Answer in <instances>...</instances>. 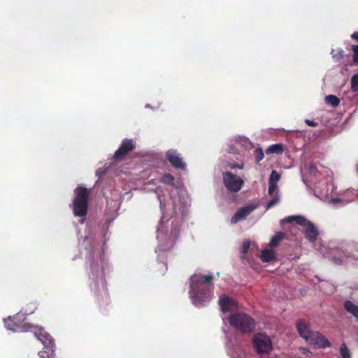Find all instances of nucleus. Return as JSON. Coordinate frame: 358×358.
Here are the masks:
<instances>
[{
  "mask_svg": "<svg viewBox=\"0 0 358 358\" xmlns=\"http://www.w3.org/2000/svg\"><path fill=\"white\" fill-rule=\"evenodd\" d=\"M212 274H195L191 278L190 297L196 306H201L210 299V292H206V285L212 282Z\"/></svg>",
  "mask_w": 358,
  "mask_h": 358,
  "instance_id": "obj_1",
  "label": "nucleus"
},
{
  "mask_svg": "<svg viewBox=\"0 0 358 358\" xmlns=\"http://www.w3.org/2000/svg\"><path fill=\"white\" fill-rule=\"evenodd\" d=\"M296 328L301 337L309 345L319 348H325L331 346L330 342L320 333L310 329L309 327L303 321L296 323Z\"/></svg>",
  "mask_w": 358,
  "mask_h": 358,
  "instance_id": "obj_2",
  "label": "nucleus"
},
{
  "mask_svg": "<svg viewBox=\"0 0 358 358\" xmlns=\"http://www.w3.org/2000/svg\"><path fill=\"white\" fill-rule=\"evenodd\" d=\"M229 321L233 327L244 333L253 331L255 327L254 320L243 313L231 315Z\"/></svg>",
  "mask_w": 358,
  "mask_h": 358,
  "instance_id": "obj_3",
  "label": "nucleus"
},
{
  "mask_svg": "<svg viewBox=\"0 0 358 358\" xmlns=\"http://www.w3.org/2000/svg\"><path fill=\"white\" fill-rule=\"evenodd\" d=\"M75 193L76 197L73 201L74 215L78 217H84L87 213V200L89 191L85 187H79L76 189Z\"/></svg>",
  "mask_w": 358,
  "mask_h": 358,
  "instance_id": "obj_4",
  "label": "nucleus"
},
{
  "mask_svg": "<svg viewBox=\"0 0 358 358\" xmlns=\"http://www.w3.org/2000/svg\"><path fill=\"white\" fill-rule=\"evenodd\" d=\"M252 341L258 354H267L272 350V342L270 338L264 334H255Z\"/></svg>",
  "mask_w": 358,
  "mask_h": 358,
  "instance_id": "obj_5",
  "label": "nucleus"
},
{
  "mask_svg": "<svg viewBox=\"0 0 358 358\" xmlns=\"http://www.w3.org/2000/svg\"><path fill=\"white\" fill-rule=\"evenodd\" d=\"M223 182L226 188L229 191L234 192H237L241 190L244 183L243 179L231 172H225L223 173Z\"/></svg>",
  "mask_w": 358,
  "mask_h": 358,
  "instance_id": "obj_6",
  "label": "nucleus"
},
{
  "mask_svg": "<svg viewBox=\"0 0 358 358\" xmlns=\"http://www.w3.org/2000/svg\"><path fill=\"white\" fill-rule=\"evenodd\" d=\"M257 204H252L239 209L231 220V224H236L244 220L250 213L257 208Z\"/></svg>",
  "mask_w": 358,
  "mask_h": 358,
  "instance_id": "obj_7",
  "label": "nucleus"
},
{
  "mask_svg": "<svg viewBox=\"0 0 358 358\" xmlns=\"http://www.w3.org/2000/svg\"><path fill=\"white\" fill-rule=\"evenodd\" d=\"M305 227V236L310 242H314L318 236V231L313 223L305 218V222L301 224Z\"/></svg>",
  "mask_w": 358,
  "mask_h": 358,
  "instance_id": "obj_8",
  "label": "nucleus"
},
{
  "mask_svg": "<svg viewBox=\"0 0 358 358\" xmlns=\"http://www.w3.org/2000/svg\"><path fill=\"white\" fill-rule=\"evenodd\" d=\"M167 158L170 163L177 169H185V164L182 158L175 150H169L166 153Z\"/></svg>",
  "mask_w": 358,
  "mask_h": 358,
  "instance_id": "obj_9",
  "label": "nucleus"
},
{
  "mask_svg": "<svg viewBox=\"0 0 358 358\" xmlns=\"http://www.w3.org/2000/svg\"><path fill=\"white\" fill-rule=\"evenodd\" d=\"M134 148V144L131 140L125 139L122 141V145L114 155L115 159H120L122 156L125 155L127 152Z\"/></svg>",
  "mask_w": 358,
  "mask_h": 358,
  "instance_id": "obj_10",
  "label": "nucleus"
},
{
  "mask_svg": "<svg viewBox=\"0 0 358 358\" xmlns=\"http://www.w3.org/2000/svg\"><path fill=\"white\" fill-rule=\"evenodd\" d=\"M219 303L222 312L231 311L237 308V303L225 295L220 297Z\"/></svg>",
  "mask_w": 358,
  "mask_h": 358,
  "instance_id": "obj_11",
  "label": "nucleus"
},
{
  "mask_svg": "<svg viewBox=\"0 0 358 358\" xmlns=\"http://www.w3.org/2000/svg\"><path fill=\"white\" fill-rule=\"evenodd\" d=\"M34 329V332L35 335L38 337V339L40 340L44 345H50L52 344V340L50 336L44 332L43 329L38 327H32Z\"/></svg>",
  "mask_w": 358,
  "mask_h": 358,
  "instance_id": "obj_12",
  "label": "nucleus"
},
{
  "mask_svg": "<svg viewBox=\"0 0 358 358\" xmlns=\"http://www.w3.org/2000/svg\"><path fill=\"white\" fill-rule=\"evenodd\" d=\"M344 307L349 313L358 318V306L354 304L350 301H347L344 303Z\"/></svg>",
  "mask_w": 358,
  "mask_h": 358,
  "instance_id": "obj_13",
  "label": "nucleus"
},
{
  "mask_svg": "<svg viewBox=\"0 0 358 358\" xmlns=\"http://www.w3.org/2000/svg\"><path fill=\"white\" fill-rule=\"evenodd\" d=\"M260 259L264 262H271L275 259V252L271 250H264L260 256Z\"/></svg>",
  "mask_w": 358,
  "mask_h": 358,
  "instance_id": "obj_14",
  "label": "nucleus"
},
{
  "mask_svg": "<svg viewBox=\"0 0 358 358\" xmlns=\"http://www.w3.org/2000/svg\"><path fill=\"white\" fill-rule=\"evenodd\" d=\"M284 149L281 144H273L267 148L266 154H282Z\"/></svg>",
  "mask_w": 358,
  "mask_h": 358,
  "instance_id": "obj_15",
  "label": "nucleus"
},
{
  "mask_svg": "<svg viewBox=\"0 0 358 358\" xmlns=\"http://www.w3.org/2000/svg\"><path fill=\"white\" fill-rule=\"evenodd\" d=\"M292 221H295L298 224L301 225L305 222V217L303 216H289L285 219L281 220V224H284L285 222H291Z\"/></svg>",
  "mask_w": 358,
  "mask_h": 358,
  "instance_id": "obj_16",
  "label": "nucleus"
},
{
  "mask_svg": "<svg viewBox=\"0 0 358 358\" xmlns=\"http://www.w3.org/2000/svg\"><path fill=\"white\" fill-rule=\"evenodd\" d=\"M341 358H352V355L345 343H343L339 348Z\"/></svg>",
  "mask_w": 358,
  "mask_h": 358,
  "instance_id": "obj_17",
  "label": "nucleus"
},
{
  "mask_svg": "<svg viewBox=\"0 0 358 358\" xmlns=\"http://www.w3.org/2000/svg\"><path fill=\"white\" fill-rule=\"evenodd\" d=\"M284 238V234L278 233L275 235L271 240L270 246L272 248L276 247L280 241H282Z\"/></svg>",
  "mask_w": 358,
  "mask_h": 358,
  "instance_id": "obj_18",
  "label": "nucleus"
},
{
  "mask_svg": "<svg viewBox=\"0 0 358 358\" xmlns=\"http://www.w3.org/2000/svg\"><path fill=\"white\" fill-rule=\"evenodd\" d=\"M325 101L327 103L331 105L334 107L338 106L339 99L334 95H328L325 96Z\"/></svg>",
  "mask_w": 358,
  "mask_h": 358,
  "instance_id": "obj_19",
  "label": "nucleus"
},
{
  "mask_svg": "<svg viewBox=\"0 0 358 358\" xmlns=\"http://www.w3.org/2000/svg\"><path fill=\"white\" fill-rule=\"evenodd\" d=\"M280 178V175L276 171H272L269 178V183L277 184Z\"/></svg>",
  "mask_w": 358,
  "mask_h": 358,
  "instance_id": "obj_20",
  "label": "nucleus"
},
{
  "mask_svg": "<svg viewBox=\"0 0 358 358\" xmlns=\"http://www.w3.org/2000/svg\"><path fill=\"white\" fill-rule=\"evenodd\" d=\"M280 200V197L278 194H276L273 199H271L266 206V208L268 209L274 206L277 205Z\"/></svg>",
  "mask_w": 358,
  "mask_h": 358,
  "instance_id": "obj_21",
  "label": "nucleus"
},
{
  "mask_svg": "<svg viewBox=\"0 0 358 358\" xmlns=\"http://www.w3.org/2000/svg\"><path fill=\"white\" fill-rule=\"evenodd\" d=\"M351 89L353 92H358V74L352 78Z\"/></svg>",
  "mask_w": 358,
  "mask_h": 358,
  "instance_id": "obj_22",
  "label": "nucleus"
},
{
  "mask_svg": "<svg viewBox=\"0 0 358 358\" xmlns=\"http://www.w3.org/2000/svg\"><path fill=\"white\" fill-rule=\"evenodd\" d=\"M255 158L257 162H260L263 159L264 155L263 150L261 148H257L255 150Z\"/></svg>",
  "mask_w": 358,
  "mask_h": 358,
  "instance_id": "obj_23",
  "label": "nucleus"
},
{
  "mask_svg": "<svg viewBox=\"0 0 358 358\" xmlns=\"http://www.w3.org/2000/svg\"><path fill=\"white\" fill-rule=\"evenodd\" d=\"M162 180L165 183L167 184H173V178L169 174L164 175Z\"/></svg>",
  "mask_w": 358,
  "mask_h": 358,
  "instance_id": "obj_24",
  "label": "nucleus"
},
{
  "mask_svg": "<svg viewBox=\"0 0 358 358\" xmlns=\"http://www.w3.org/2000/svg\"><path fill=\"white\" fill-rule=\"evenodd\" d=\"M250 246V242L248 240L245 241L243 243L242 252L246 253Z\"/></svg>",
  "mask_w": 358,
  "mask_h": 358,
  "instance_id": "obj_25",
  "label": "nucleus"
},
{
  "mask_svg": "<svg viewBox=\"0 0 358 358\" xmlns=\"http://www.w3.org/2000/svg\"><path fill=\"white\" fill-rule=\"evenodd\" d=\"M352 51L354 53V62L355 63H358V45H353L352 46Z\"/></svg>",
  "mask_w": 358,
  "mask_h": 358,
  "instance_id": "obj_26",
  "label": "nucleus"
},
{
  "mask_svg": "<svg viewBox=\"0 0 358 358\" xmlns=\"http://www.w3.org/2000/svg\"><path fill=\"white\" fill-rule=\"evenodd\" d=\"M299 350L301 352V353L305 355L307 357H310L312 356V352L306 348H300Z\"/></svg>",
  "mask_w": 358,
  "mask_h": 358,
  "instance_id": "obj_27",
  "label": "nucleus"
},
{
  "mask_svg": "<svg viewBox=\"0 0 358 358\" xmlns=\"http://www.w3.org/2000/svg\"><path fill=\"white\" fill-rule=\"evenodd\" d=\"M334 50L331 52L332 57L335 59L336 60L338 61L342 57V54L340 50L336 51V53H334Z\"/></svg>",
  "mask_w": 358,
  "mask_h": 358,
  "instance_id": "obj_28",
  "label": "nucleus"
},
{
  "mask_svg": "<svg viewBox=\"0 0 358 358\" xmlns=\"http://www.w3.org/2000/svg\"><path fill=\"white\" fill-rule=\"evenodd\" d=\"M277 184H273V183H269V187H268V194H272L273 193V192L277 188Z\"/></svg>",
  "mask_w": 358,
  "mask_h": 358,
  "instance_id": "obj_29",
  "label": "nucleus"
},
{
  "mask_svg": "<svg viewBox=\"0 0 358 358\" xmlns=\"http://www.w3.org/2000/svg\"><path fill=\"white\" fill-rule=\"evenodd\" d=\"M351 37L352 38L358 41V32H354L352 35H351Z\"/></svg>",
  "mask_w": 358,
  "mask_h": 358,
  "instance_id": "obj_30",
  "label": "nucleus"
},
{
  "mask_svg": "<svg viewBox=\"0 0 358 358\" xmlns=\"http://www.w3.org/2000/svg\"><path fill=\"white\" fill-rule=\"evenodd\" d=\"M306 122L309 125V126H315V123L313 122V121H311V120H306Z\"/></svg>",
  "mask_w": 358,
  "mask_h": 358,
  "instance_id": "obj_31",
  "label": "nucleus"
},
{
  "mask_svg": "<svg viewBox=\"0 0 358 358\" xmlns=\"http://www.w3.org/2000/svg\"><path fill=\"white\" fill-rule=\"evenodd\" d=\"M5 322H6L5 321ZM6 327L8 329H10V330H13V331H17V328H10L8 324H7V323H6Z\"/></svg>",
  "mask_w": 358,
  "mask_h": 358,
  "instance_id": "obj_32",
  "label": "nucleus"
},
{
  "mask_svg": "<svg viewBox=\"0 0 358 358\" xmlns=\"http://www.w3.org/2000/svg\"><path fill=\"white\" fill-rule=\"evenodd\" d=\"M44 354H45V352H41V354L40 355V357H41V358H45ZM48 358H53V357H48Z\"/></svg>",
  "mask_w": 358,
  "mask_h": 358,
  "instance_id": "obj_33",
  "label": "nucleus"
},
{
  "mask_svg": "<svg viewBox=\"0 0 358 358\" xmlns=\"http://www.w3.org/2000/svg\"><path fill=\"white\" fill-rule=\"evenodd\" d=\"M232 167H233V168H234V167H237V168H238V169H243V166H235V165H234Z\"/></svg>",
  "mask_w": 358,
  "mask_h": 358,
  "instance_id": "obj_34",
  "label": "nucleus"
},
{
  "mask_svg": "<svg viewBox=\"0 0 358 358\" xmlns=\"http://www.w3.org/2000/svg\"><path fill=\"white\" fill-rule=\"evenodd\" d=\"M338 201H339L338 199H332V200L331 201V202H332V203H336V202H338Z\"/></svg>",
  "mask_w": 358,
  "mask_h": 358,
  "instance_id": "obj_35",
  "label": "nucleus"
},
{
  "mask_svg": "<svg viewBox=\"0 0 358 358\" xmlns=\"http://www.w3.org/2000/svg\"><path fill=\"white\" fill-rule=\"evenodd\" d=\"M357 171H358V164H357Z\"/></svg>",
  "mask_w": 358,
  "mask_h": 358,
  "instance_id": "obj_36",
  "label": "nucleus"
}]
</instances>
